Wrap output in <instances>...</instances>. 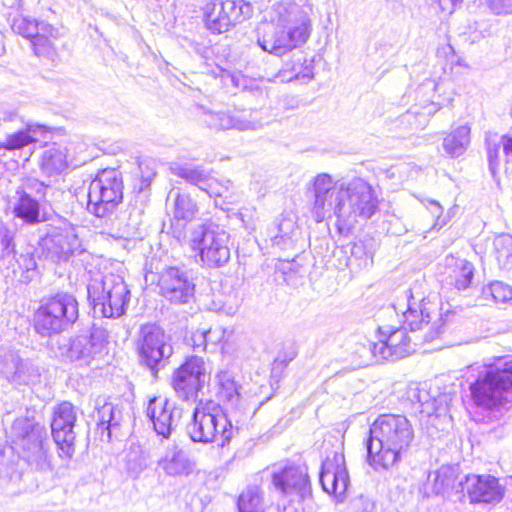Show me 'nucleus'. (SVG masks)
Returning a JSON list of instances; mask_svg holds the SVG:
<instances>
[{"label":"nucleus","mask_w":512,"mask_h":512,"mask_svg":"<svg viewBox=\"0 0 512 512\" xmlns=\"http://www.w3.org/2000/svg\"><path fill=\"white\" fill-rule=\"evenodd\" d=\"M311 191L315 221L335 216L336 228L342 235L350 233L358 222L371 219L379 210L373 187L362 178L341 182L334 181L328 173H320L313 178Z\"/></svg>","instance_id":"obj_1"},{"label":"nucleus","mask_w":512,"mask_h":512,"mask_svg":"<svg viewBox=\"0 0 512 512\" xmlns=\"http://www.w3.org/2000/svg\"><path fill=\"white\" fill-rule=\"evenodd\" d=\"M414 428L402 414H381L369 429L367 460L376 471L389 470L408 453L414 441Z\"/></svg>","instance_id":"obj_2"},{"label":"nucleus","mask_w":512,"mask_h":512,"mask_svg":"<svg viewBox=\"0 0 512 512\" xmlns=\"http://www.w3.org/2000/svg\"><path fill=\"white\" fill-rule=\"evenodd\" d=\"M311 21L307 11L296 3L273 5L271 24L257 38L258 46L275 56H283L307 42Z\"/></svg>","instance_id":"obj_3"},{"label":"nucleus","mask_w":512,"mask_h":512,"mask_svg":"<svg viewBox=\"0 0 512 512\" xmlns=\"http://www.w3.org/2000/svg\"><path fill=\"white\" fill-rule=\"evenodd\" d=\"M79 317V304L73 294L60 292L41 301L33 319L37 334L50 340L72 327Z\"/></svg>","instance_id":"obj_4"},{"label":"nucleus","mask_w":512,"mask_h":512,"mask_svg":"<svg viewBox=\"0 0 512 512\" xmlns=\"http://www.w3.org/2000/svg\"><path fill=\"white\" fill-rule=\"evenodd\" d=\"M107 344V330L93 324L89 331L71 339L57 337L49 340L47 347L55 358L75 362L80 366H88L104 354Z\"/></svg>","instance_id":"obj_5"},{"label":"nucleus","mask_w":512,"mask_h":512,"mask_svg":"<svg viewBox=\"0 0 512 512\" xmlns=\"http://www.w3.org/2000/svg\"><path fill=\"white\" fill-rule=\"evenodd\" d=\"M87 295L94 314L104 318L124 315L131 297L123 277L113 273L91 278L87 285Z\"/></svg>","instance_id":"obj_6"},{"label":"nucleus","mask_w":512,"mask_h":512,"mask_svg":"<svg viewBox=\"0 0 512 512\" xmlns=\"http://www.w3.org/2000/svg\"><path fill=\"white\" fill-rule=\"evenodd\" d=\"M229 234L213 222L191 227L189 245L197 251L200 261L209 268H220L230 260Z\"/></svg>","instance_id":"obj_7"},{"label":"nucleus","mask_w":512,"mask_h":512,"mask_svg":"<svg viewBox=\"0 0 512 512\" xmlns=\"http://www.w3.org/2000/svg\"><path fill=\"white\" fill-rule=\"evenodd\" d=\"M469 389L477 406L492 409L503 404L512 392V361L483 370L470 383Z\"/></svg>","instance_id":"obj_8"},{"label":"nucleus","mask_w":512,"mask_h":512,"mask_svg":"<svg viewBox=\"0 0 512 512\" xmlns=\"http://www.w3.org/2000/svg\"><path fill=\"white\" fill-rule=\"evenodd\" d=\"M186 433L195 443H216L223 448L233 438L234 429L231 421L219 409L208 411L196 407L186 425Z\"/></svg>","instance_id":"obj_9"},{"label":"nucleus","mask_w":512,"mask_h":512,"mask_svg":"<svg viewBox=\"0 0 512 512\" xmlns=\"http://www.w3.org/2000/svg\"><path fill=\"white\" fill-rule=\"evenodd\" d=\"M123 199V180L116 169H103L98 172L88 189L87 209L96 217L111 214Z\"/></svg>","instance_id":"obj_10"},{"label":"nucleus","mask_w":512,"mask_h":512,"mask_svg":"<svg viewBox=\"0 0 512 512\" xmlns=\"http://www.w3.org/2000/svg\"><path fill=\"white\" fill-rule=\"evenodd\" d=\"M407 309L403 312V324L408 331L414 336L415 341L423 343L431 342L437 338L443 329L442 314L438 313L435 305L429 301L422 299L419 303L413 300V296L408 293Z\"/></svg>","instance_id":"obj_11"},{"label":"nucleus","mask_w":512,"mask_h":512,"mask_svg":"<svg viewBox=\"0 0 512 512\" xmlns=\"http://www.w3.org/2000/svg\"><path fill=\"white\" fill-rule=\"evenodd\" d=\"M140 362L146 366L154 378L163 369L173 354L169 337L157 324L142 325L137 340Z\"/></svg>","instance_id":"obj_12"},{"label":"nucleus","mask_w":512,"mask_h":512,"mask_svg":"<svg viewBox=\"0 0 512 512\" xmlns=\"http://www.w3.org/2000/svg\"><path fill=\"white\" fill-rule=\"evenodd\" d=\"M252 14L253 6L245 0H210L204 7L205 25L214 34L228 31Z\"/></svg>","instance_id":"obj_13"},{"label":"nucleus","mask_w":512,"mask_h":512,"mask_svg":"<svg viewBox=\"0 0 512 512\" xmlns=\"http://www.w3.org/2000/svg\"><path fill=\"white\" fill-rule=\"evenodd\" d=\"M421 344L422 341H415L414 336L409 335L404 325L398 328L380 327L378 341H369L368 349L377 359L396 361L413 353L416 346Z\"/></svg>","instance_id":"obj_14"},{"label":"nucleus","mask_w":512,"mask_h":512,"mask_svg":"<svg viewBox=\"0 0 512 512\" xmlns=\"http://www.w3.org/2000/svg\"><path fill=\"white\" fill-rule=\"evenodd\" d=\"M208 379L204 360L191 356L173 372L171 386L179 399L195 401Z\"/></svg>","instance_id":"obj_15"},{"label":"nucleus","mask_w":512,"mask_h":512,"mask_svg":"<svg viewBox=\"0 0 512 512\" xmlns=\"http://www.w3.org/2000/svg\"><path fill=\"white\" fill-rule=\"evenodd\" d=\"M78 409L68 401H63L53 409L51 420V434L59 450V456L70 460L75 453L76 432L74 428L77 421Z\"/></svg>","instance_id":"obj_16"},{"label":"nucleus","mask_w":512,"mask_h":512,"mask_svg":"<svg viewBox=\"0 0 512 512\" xmlns=\"http://www.w3.org/2000/svg\"><path fill=\"white\" fill-rule=\"evenodd\" d=\"M272 484L290 502H301L311 496V484L305 466L286 464L274 469Z\"/></svg>","instance_id":"obj_17"},{"label":"nucleus","mask_w":512,"mask_h":512,"mask_svg":"<svg viewBox=\"0 0 512 512\" xmlns=\"http://www.w3.org/2000/svg\"><path fill=\"white\" fill-rule=\"evenodd\" d=\"M195 283L188 271L175 266L165 267L159 275V294L175 305L189 304L195 297Z\"/></svg>","instance_id":"obj_18"},{"label":"nucleus","mask_w":512,"mask_h":512,"mask_svg":"<svg viewBox=\"0 0 512 512\" xmlns=\"http://www.w3.org/2000/svg\"><path fill=\"white\" fill-rule=\"evenodd\" d=\"M11 442L27 453V458L41 459L45 456V428L29 418H18L7 432Z\"/></svg>","instance_id":"obj_19"},{"label":"nucleus","mask_w":512,"mask_h":512,"mask_svg":"<svg viewBox=\"0 0 512 512\" xmlns=\"http://www.w3.org/2000/svg\"><path fill=\"white\" fill-rule=\"evenodd\" d=\"M39 248L41 256L53 263L67 262L85 252L77 235L56 229L41 238Z\"/></svg>","instance_id":"obj_20"},{"label":"nucleus","mask_w":512,"mask_h":512,"mask_svg":"<svg viewBox=\"0 0 512 512\" xmlns=\"http://www.w3.org/2000/svg\"><path fill=\"white\" fill-rule=\"evenodd\" d=\"M201 121L211 129L239 131L256 130L262 126L259 111L256 109H234L228 112H215L203 109Z\"/></svg>","instance_id":"obj_21"},{"label":"nucleus","mask_w":512,"mask_h":512,"mask_svg":"<svg viewBox=\"0 0 512 512\" xmlns=\"http://www.w3.org/2000/svg\"><path fill=\"white\" fill-rule=\"evenodd\" d=\"M147 416L151 420L156 434L168 439L178 427L183 416V409L166 398L154 397L149 400Z\"/></svg>","instance_id":"obj_22"},{"label":"nucleus","mask_w":512,"mask_h":512,"mask_svg":"<svg viewBox=\"0 0 512 512\" xmlns=\"http://www.w3.org/2000/svg\"><path fill=\"white\" fill-rule=\"evenodd\" d=\"M319 481L323 490L336 497L345 495L350 479L343 453L334 451L322 462Z\"/></svg>","instance_id":"obj_23"},{"label":"nucleus","mask_w":512,"mask_h":512,"mask_svg":"<svg viewBox=\"0 0 512 512\" xmlns=\"http://www.w3.org/2000/svg\"><path fill=\"white\" fill-rule=\"evenodd\" d=\"M460 485L470 503L496 504L504 496L499 480L491 475H467Z\"/></svg>","instance_id":"obj_24"},{"label":"nucleus","mask_w":512,"mask_h":512,"mask_svg":"<svg viewBox=\"0 0 512 512\" xmlns=\"http://www.w3.org/2000/svg\"><path fill=\"white\" fill-rule=\"evenodd\" d=\"M157 466L167 476L187 477L194 472L196 463L182 447L173 443L166 447L165 453L157 461Z\"/></svg>","instance_id":"obj_25"},{"label":"nucleus","mask_w":512,"mask_h":512,"mask_svg":"<svg viewBox=\"0 0 512 512\" xmlns=\"http://www.w3.org/2000/svg\"><path fill=\"white\" fill-rule=\"evenodd\" d=\"M12 213L27 225H36L44 221L40 199L30 197L24 191H15L12 201Z\"/></svg>","instance_id":"obj_26"},{"label":"nucleus","mask_w":512,"mask_h":512,"mask_svg":"<svg viewBox=\"0 0 512 512\" xmlns=\"http://www.w3.org/2000/svg\"><path fill=\"white\" fill-rule=\"evenodd\" d=\"M19 459L13 446L0 443V486L21 480L22 472L19 469Z\"/></svg>","instance_id":"obj_27"},{"label":"nucleus","mask_w":512,"mask_h":512,"mask_svg":"<svg viewBox=\"0 0 512 512\" xmlns=\"http://www.w3.org/2000/svg\"><path fill=\"white\" fill-rule=\"evenodd\" d=\"M123 461L128 476L137 479L148 468L150 456L141 445L131 443L124 451Z\"/></svg>","instance_id":"obj_28"},{"label":"nucleus","mask_w":512,"mask_h":512,"mask_svg":"<svg viewBox=\"0 0 512 512\" xmlns=\"http://www.w3.org/2000/svg\"><path fill=\"white\" fill-rule=\"evenodd\" d=\"M172 199V214L177 221L185 223L192 221L198 213L196 201L189 195L179 191H170L167 202Z\"/></svg>","instance_id":"obj_29"},{"label":"nucleus","mask_w":512,"mask_h":512,"mask_svg":"<svg viewBox=\"0 0 512 512\" xmlns=\"http://www.w3.org/2000/svg\"><path fill=\"white\" fill-rule=\"evenodd\" d=\"M470 143V127L462 125L453 130L443 139V149L451 158L464 154Z\"/></svg>","instance_id":"obj_30"},{"label":"nucleus","mask_w":512,"mask_h":512,"mask_svg":"<svg viewBox=\"0 0 512 512\" xmlns=\"http://www.w3.org/2000/svg\"><path fill=\"white\" fill-rule=\"evenodd\" d=\"M42 170L49 175L60 174L67 168L66 149L53 145L48 147L42 155Z\"/></svg>","instance_id":"obj_31"},{"label":"nucleus","mask_w":512,"mask_h":512,"mask_svg":"<svg viewBox=\"0 0 512 512\" xmlns=\"http://www.w3.org/2000/svg\"><path fill=\"white\" fill-rule=\"evenodd\" d=\"M233 184L230 180H218L211 175L204 192L210 197L215 198V205L221 209H225V204H232L234 202V194L231 191Z\"/></svg>","instance_id":"obj_32"},{"label":"nucleus","mask_w":512,"mask_h":512,"mask_svg":"<svg viewBox=\"0 0 512 512\" xmlns=\"http://www.w3.org/2000/svg\"><path fill=\"white\" fill-rule=\"evenodd\" d=\"M45 132V127L40 124H28L25 129L19 130L7 136V150L22 149L32 142L37 141V136Z\"/></svg>","instance_id":"obj_33"},{"label":"nucleus","mask_w":512,"mask_h":512,"mask_svg":"<svg viewBox=\"0 0 512 512\" xmlns=\"http://www.w3.org/2000/svg\"><path fill=\"white\" fill-rule=\"evenodd\" d=\"M172 170L176 176L191 185L197 186L202 191L205 190V187L211 177V172L204 169L202 166L185 164L176 166Z\"/></svg>","instance_id":"obj_34"},{"label":"nucleus","mask_w":512,"mask_h":512,"mask_svg":"<svg viewBox=\"0 0 512 512\" xmlns=\"http://www.w3.org/2000/svg\"><path fill=\"white\" fill-rule=\"evenodd\" d=\"M447 262L449 264L450 262H453V270L450 277L453 280L454 286L458 290L467 289L470 286L474 276L473 264L466 259H455L453 257L447 259Z\"/></svg>","instance_id":"obj_35"},{"label":"nucleus","mask_w":512,"mask_h":512,"mask_svg":"<svg viewBox=\"0 0 512 512\" xmlns=\"http://www.w3.org/2000/svg\"><path fill=\"white\" fill-rule=\"evenodd\" d=\"M220 399L231 406H237L240 400L239 386L234 377L227 371L217 374Z\"/></svg>","instance_id":"obj_36"},{"label":"nucleus","mask_w":512,"mask_h":512,"mask_svg":"<svg viewBox=\"0 0 512 512\" xmlns=\"http://www.w3.org/2000/svg\"><path fill=\"white\" fill-rule=\"evenodd\" d=\"M238 512H265L263 495L258 486H249L238 497Z\"/></svg>","instance_id":"obj_37"},{"label":"nucleus","mask_w":512,"mask_h":512,"mask_svg":"<svg viewBox=\"0 0 512 512\" xmlns=\"http://www.w3.org/2000/svg\"><path fill=\"white\" fill-rule=\"evenodd\" d=\"M286 69L284 72L289 71L291 76L287 79L291 81L293 79L301 80L304 83L310 81L314 77L313 69V60L307 59L303 55H298L294 57V59L285 64Z\"/></svg>","instance_id":"obj_38"},{"label":"nucleus","mask_w":512,"mask_h":512,"mask_svg":"<svg viewBox=\"0 0 512 512\" xmlns=\"http://www.w3.org/2000/svg\"><path fill=\"white\" fill-rule=\"evenodd\" d=\"M16 231L0 222V258L8 265H12L16 256Z\"/></svg>","instance_id":"obj_39"},{"label":"nucleus","mask_w":512,"mask_h":512,"mask_svg":"<svg viewBox=\"0 0 512 512\" xmlns=\"http://www.w3.org/2000/svg\"><path fill=\"white\" fill-rule=\"evenodd\" d=\"M432 398L430 392L423 388L415 387L408 391V399L415 410L428 417L433 416Z\"/></svg>","instance_id":"obj_40"},{"label":"nucleus","mask_w":512,"mask_h":512,"mask_svg":"<svg viewBox=\"0 0 512 512\" xmlns=\"http://www.w3.org/2000/svg\"><path fill=\"white\" fill-rule=\"evenodd\" d=\"M210 72L215 77H220L225 86H232L238 90H245L247 88V82L249 80L240 72H230L221 68L220 66H215L211 69Z\"/></svg>","instance_id":"obj_41"},{"label":"nucleus","mask_w":512,"mask_h":512,"mask_svg":"<svg viewBox=\"0 0 512 512\" xmlns=\"http://www.w3.org/2000/svg\"><path fill=\"white\" fill-rule=\"evenodd\" d=\"M39 378V368L35 366L31 361L22 360L19 357L14 384H29L38 381Z\"/></svg>","instance_id":"obj_42"},{"label":"nucleus","mask_w":512,"mask_h":512,"mask_svg":"<svg viewBox=\"0 0 512 512\" xmlns=\"http://www.w3.org/2000/svg\"><path fill=\"white\" fill-rule=\"evenodd\" d=\"M278 269L282 272L287 285L292 286L296 285L298 280L303 278L305 272L303 265L296 258L280 261Z\"/></svg>","instance_id":"obj_43"},{"label":"nucleus","mask_w":512,"mask_h":512,"mask_svg":"<svg viewBox=\"0 0 512 512\" xmlns=\"http://www.w3.org/2000/svg\"><path fill=\"white\" fill-rule=\"evenodd\" d=\"M486 144L489 171L492 178L498 182V170L500 166V152L502 150V146L499 139H487Z\"/></svg>","instance_id":"obj_44"},{"label":"nucleus","mask_w":512,"mask_h":512,"mask_svg":"<svg viewBox=\"0 0 512 512\" xmlns=\"http://www.w3.org/2000/svg\"><path fill=\"white\" fill-rule=\"evenodd\" d=\"M455 397L456 394L451 392L438 393L437 395L433 396L431 402L433 408V416L451 418L448 413Z\"/></svg>","instance_id":"obj_45"},{"label":"nucleus","mask_w":512,"mask_h":512,"mask_svg":"<svg viewBox=\"0 0 512 512\" xmlns=\"http://www.w3.org/2000/svg\"><path fill=\"white\" fill-rule=\"evenodd\" d=\"M123 419L122 410L120 407H116L114 413L111 415V420H108L107 424L104 426H100L101 433L99 435V439L102 442H111L112 435L114 432L119 430L121 422Z\"/></svg>","instance_id":"obj_46"},{"label":"nucleus","mask_w":512,"mask_h":512,"mask_svg":"<svg viewBox=\"0 0 512 512\" xmlns=\"http://www.w3.org/2000/svg\"><path fill=\"white\" fill-rule=\"evenodd\" d=\"M36 21L26 16H18L13 19L12 30L27 39H31L36 33Z\"/></svg>","instance_id":"obj_47"},{"label":"nucleus","mask_w":512,"mask_h":512,"mask_svg":"<svg viewBox=\"0 0 512 512\" xmlns=\"http://www.w3.org/2000/svg\"><path fill=\"white\" fill-rule=\"evenodd\" d=\"M48 189V185L44 182L39 181L36 178H27L21 186H19L16 191H24L30 197H35L40 199V202L45 199L46 190Z\"/></svg>","instance_id":"obj_48"},{"label":"nucleus","mask_w":512,"mask_h":512,"mask_svg":"<svg viewBox=\"0 0 512 512\" xmlns=\"http://www.w3.org/2000/svg\"><path fill=\"white\" fill-rule=\"evenodd\" d=\"M52 38H45L43 36L32 37L30 39L33 51L38 57H45L51 59L55 55V48L52 43Z\"/></svg>","instance_id":"obj_49"},{"label":"nucleus","mask_w":512,"mask_h":512,"mask_svg":"<svg viewBox=\"0 0 512 512\" xmlns=\"http://www.w3.org/2000/svg\"><path fill=\"white\" fill-rule=\"evenodd\" d=\"M18 363L19 356L14 354L5 355L0 360V375L9 382L14 383Z\"/></svg>","instance_id":"obj_50"},{"label":"nucleus","mask_w":512,"mask_h":512,"mask_svg":"<svg viewBox=\"0 0 512 512\" xmlns=\"http://www.w3.org/2000/svg\"><path fill=\"white\" fill-rule=\"evenodd\" d=\"M141 177L136 180L134 183V192L137 193V196L141 199V201H146L150 195V185L155 176V172L149 170L147 172L141 171Z\"/></svg>","instance_id":"obj_51"},{"label":"nucleus","mask_w":512,"mask_h":512,"mask_svg":"<svg viewBox=\"0 0 512 512\" xmlns=\"http://www.w3.org/2000/svg\"><path fill=\"white\" fill-rule=\"evenodd\" d=\"M296 356L297 351L293 345L279 352L272 364V374L281 373Z\"/></svg>","instance_id":"obj_52"},{"label":"nucleus","mask_w":512,"mask_h":512,"mask_svg":"<svg viewBox=\"0 0 512 512\" xmlns=\"http://www.w3.org/2000/svg\"><path fill=\"white\" fill-rule=\"evenodd\" d=\"M424 205L431 214V216L435 219L433 229L439 230L448 223V217L443 216V207L440 205L439 202L428 199L426 200Z\"/></svg>","instance_id":"obj_53"},{"label":"nucleus","mask_w":512,"mask_h":512,"mask_svg":"<svg viewBox=\"0 0 512 512\" xmlns=\"http://www.w3.org/2000/svg\"><path fill=\"white\" fill-rule=\"evenodd\" d=\"M489 289L493 299L496 302L505 303L512 299V287L504 282H492Z\"/></svg>","instance_id":"obj_54"},{"label":"nucleus","mask_w":512,"mask_h":512,"mask_svg":"<svg viewBox=\"0 0 512 512\" xmlns=\"http://www.w3.org/2000/svg\"><path fill=\"white\" fill-rule=\"evenodd\" d=\"M117 405H113L110 402H105L103 405L97 408V427L96 434L99 436L101 433L100 426L107 424L108 420H111V415L114 413Z\"/></svg>","instance_id":"obj_55"},{"label":"nucleus","mask_w":512,"mask_h":512,"mask_svg":"<svg viewBox=\"0 0 512 512\" xmlns=\"http://www.w3.org/2000/svg\"><path fill=\"white\" fill-rule=\"evenodd\" d=\"M299 234H276L272 237V245L281 250L293 249L298 241Z\"/></svg>","instance_id":"obj_56"},{"label":"nucleus","mask_w":512,"mask_h":512,"mask_svg":"<svg viewBox=\"0 0 512 512\" xmlns=\"http://www.w3.org/2000/svg\"><path fill=\"white\" fill-rule=\"evenodd\" d=\"M18 265V267L20 269H22L23 271L25 272H30V271H34L36 269V261L33 257L32 254L30 253H26V254H21L19 256V258H16L15 257V260L13 261V264L12 265H8L7 264V267L10 268L12 267L13 268V272H15V265Z\"/></svg>","instance_id":"obj_57"},{"label":"nucleus","mask_w":512,"mask_h":512,"mask_svg":"<svg viewBox=\"0 0 512 512\" xmlns=\"http://www.w3.org/2000/svg\"><path fill=\"white\" fill-rule=\"evenodd\" d=\"M183 46L191 52L199 55L203 59H207L211 53V48L208 45L199 43L195 40L184 38Z\"/></svg>","instance_id":"obj_58"},{"label":"nucleus","mask_w":512,"mask_h":512,"mask_svg":"<svg viewBox=\"0 0 512 512\" xmlns=\"http://www.w3.org/2000/svg\"><path fill=\"white\" fill-rule=\"evenodd\" d=\"M488 6L496 15L512 14V0H488Z\"/></svg>","instance_id":"obj_59"},{"label":"nucleus","mask_w":512,"mask_h":512,"mask_svg":"<svg viewBox=\"0 0 512 512\" xmlns=\"http://www.w3.org/2000/svg\"><path fill=\"white\" fill-rule=\"evenodd\" d=\"M36 33L34 37L43 36L45 38H54L58 37V29L52 26L51 24L45 21H36Z\"/></svg>","instance_id":"obj_60"},{"label":"nucleus","mask_w":512,"mask_h":512,"mask_svg":"<svg viewBox=\"0 0 512 512\" xmlns=\"http://www.w3.org/2000/svg\"><path fill=\"white\" fill-rule=\"evenodd\" d=\"M277 234H300L295 220L282 217L277 225Z\"/></svg>","instance_id":"obj_61"},{"label":"nucleus","mask_w":512,"mask_h":512,"mask_svg":"<svg viewBox=\"0 0 512 512\" xmlns=\"http://www.w3.org/2000/svg\"><path fill=\"white\" fill-rule=\"evenodd\" d=\"M210 333V330H197L193 333L191 337L193 348L196 350H205Z\"/></svg>","instance_id":"obj_62"},{"label":"nucleus","mask_w":512,"mask_h":512,"mask_svg":"<svg viewBox=\"0 0 512 512\" xmlns=\"http://www.w3.org/2000/svg\"><path fill=\"white\" fill-rule=\"evenodd\" d=\"M499 141L502 146V152L506 158V171L508 170V165L512 164V137L509 135H503L499 138Z\"/></svg>","instance_id":"obj_63"},{"label":"nucleus","mask_w":512,"mask_h":512,"mask_svg":"<svg viewBox=\"0 0 512 512\" xmlns=\"http://www.w3.org/2000/svg\"><path fill=\"white\" fill-rule=\"evenodd\" d=\"M440 10L447 14H452L455 9L462 4L463 0H435Z\"/></svg>","instance_id":"obj_64"}]
</instances>
